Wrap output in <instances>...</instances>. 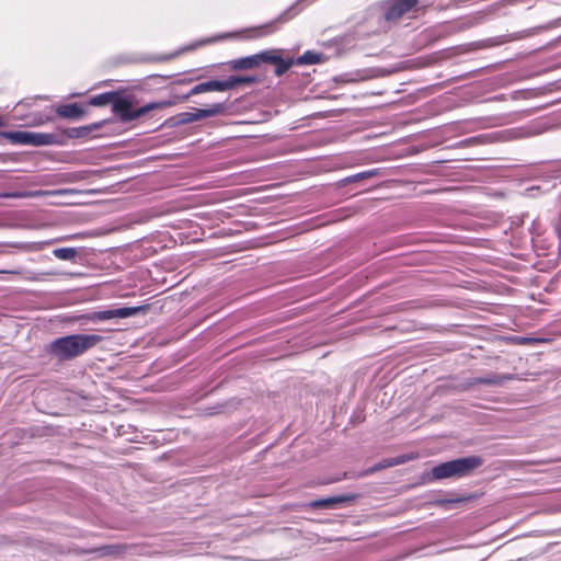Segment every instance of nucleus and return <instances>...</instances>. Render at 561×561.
<instances>
[{
    "label": "nucleus",
    "mask_w": 561,
    "mask_h": 561,
    "mask_svg": "<svg viewBox=\"0 0 561 561\" xmlns=\"http://www.w3.org/2000/svg\"><path fill=\"white\" fill-rule=\"evenodd\" d=\"M170 105L171 102L169 101L150 102L135 110L129 99L115 96L112 105V112L121 119V122L128 123L146 115L150 111L163 108Z\"/></svg>",
    "instance_id": "3"
},
{
    "label": "nucleus",
    "mask_w": 561,
    "mask_h": 561,
    "mask_svg": "<svg viewBox=\"0 0 561 561\" xmlns=\"http://www.w3.org/2000/svg\"><path fill=\"white\" fill-rule=\"evenodd\" d=\"M4 136L12 144L35 145V133L11 131L5 133Z\"/></svg>",
    "instance_id": "12"
},
{
    "label": "nucleus",
    "mask_w": 561,
    "mask_h": 561,
    "mask_svg": "<svg viewBox=\"0 0 561 561\" xmlns=\"http://www.w3.org/2000/svg\"><path fill=\"white\" fill-rule=\"evenodd\" d=\"M96 127H99V124L91 126L72 127L66 130V135L69 138H84Z\"/></svg>",
    "instance_id": "19"
},
{
    "label": "nucleus",
    "mask_w": 561,
    "mask_h": 561,
    "mask_svg": "<svg viewBox=\"0 0 561 561\" xmlns=\"http://www.w3.org/2000/svg\"><path fill=\"white\" fill-rule=\"evenodd\" d=\"M259 66L257 54L238 58L231 61V68L234 70L252 69Z\"/></svg>",
    "instance_id": "15"
},
{
    "label": "nucleus",
    "mask_w": 561,
    "mask_h": 561,
    "mask_svg": "<svg viewBox=\"0 0 561 561\" xmlns=\"http://www.w3.org/2000/svg\"><path fill=\"white\" fill-rule=\"evenodd\" d=\"M213 91H226V85L224 80H209L206 82H202L193 87L190 92L185 95V99L205 93V92H213Z\"/></svg>",
    "instance_id": "9"
},
{
    "label": "nucleus",
    "mask_w": 561,
    "mask_h": 561,
    "mask_svg": "<svg viewBox=\"0 0 561 561\" xmlns=\"http://www.w3.org/2000/svg\"><path fill=\"white\" fill-rule=\"evenodd\" d=\"M19 194H1L0 197H19Z\"/></svg>",
    "instance_id": "28"
},
{
    "label": "nucleus",
    "mask_w": 561,
    "mask_h": 561,
    "mask_svg": "<svg viewBox=\"0 0 561 561\" xmlns=\"http://www.w3.org/2000/svg\"><path fill=\"white\" fill-rule=\"evenodd\" d=\"M414 458H415L414 456H407V455L398 456V457H393V458H388V459H385V460L376 463L369 470V472H375V471H378V470H381V469H386V468H389V467L398 466V465L404 463V462H407L409 460H412Z\"/></svg>",
    "instance_id": "13"
},
{
    "label": "nucleus",
    "mask_w": 561,
    "mask_h": 561,
    "mask_svg": "<svg viewBox=\"0 0 561 561\" xmlns=\"http://www.w3.org/2000/svg\"><path fill=\"white\" fill-rule=\"evenodd\" d=\"M45 274L54 275V274H57V272L51 271V272H46Z\"/></svg>",
    "instance_id": "29"
},
{
    "label": "nucleus",
    "mask_w": 561,
    "mask_h": 561,
    "mask_svg": "<svg viewBox=\"0 0 561 561\" xmlns=\"http://www.w3.org/2000/svg\"><path fill=\"white\" fill-rule=\"evenodd\" d=\"M98 334H72L58 337L50 344V352L59 360H69L80 356L102 341Z\"/></svg>",
    "instance_id": "1"
},
{
    "label": "nucleus",
    "mask_w": 561,
    "mask_h": 561,
    "mask_svg": "<svg viewBox=\"0 0 561 561\" xmlns=\"http://www.w3.org/2000/svg\"><path fill=\"white\" fill-rule=\"evenodd\" d=\"M70 192H71V190H54V191L37 190L36 195H37V197H45V196L64 195V194H68Z\"/></svg>",
    "instance_id": "23"
},
{
    "label": "nucleus",
    "mask_w": 561,
    "mask_h": 561,
    "mask_svg": "<svg viewBox=\"0 0 561 561\" xmlns=\"http://www.w3.org/2000/svg\"><path fill=\"white\" fill-rule=\"evenodd\" d=\"M362 179H363V176H360V173H357V174L353 175L352 178H350L351 181H358Z\"/></svg>",
    "instance_id": "27"
},
{
    "label": "nucleus",
    "mask_w": 561,
    "mask_h": 561,
    "mask_svg": "<svg viewBox=\"0 0 561 561\" xmlns=\"http://www.w3.org/2000/svg\"><path fill=\"white\" fill-rule=\"evenodd\" d=\"M549 129L546 122H531L528 125L503 129L492 135L494 140L511 141L540 135Z\"/></svg>",
    "instance_id": "4"
},
{
    "label": "nucleus",
    "mask_w": 561,
    "mask_h": 561,
    "mask_svg": "<svg viewBox=\"0 0 561 561\" xmlns=\"http://www.w3.org/2000/svg\"><path fill=\"white\" fill-rule=\"evenodd\" d=\"M482 465L479 456H468L442 462L432 469V476L436 480L447 478H462L471 474L473 470Z\"/></svg>",
    "instance_id": "2"
},
{
    "label": "nucleus",
    "mask_w": 561,
    "mask_h": 561,
    "mask_svg": "<svg viewBox=\"0 0 561 561\" xmlns=\"http://www.w3.org/2000/svg\"><path fill=\"white\" fill-rule=\"evenodd\" d=\"M139 307H123L108 309L103 311H96L91 317L92 320H110V319H124L131 316H135L139 311Z\"/></svg>",
    "instance_id": "7"
},
{
    "label": "nucleus",
    "mask_w": 561,
    "mask_h": 561,
    "mask_svg": "<svg viewBox=\"0 0 561 561\" xmlns=\"http://www.w3.org/2000/svg\"><path fill=\"white\" fill-rule=\"evenodd\" d=\"M115 96H116V93H114V92H104V93L92 96L89 101V104L92 106H104L110 103L113 104Z\"/></svg>",
    "instance_id": "17"
},
{
    "label": "nucleus",
    "mask_w": 561,
    "mask_h": 561,
    "mask_svg": "<svg viewBox=\"0 0 561 561\" xmlns=\"http://www.w3.org/2000/svg\"><path fill=\"white\" fill-rule=\"evenodd\" d=\"M513 379L512 375L503 374V375H488L486 377H481L476 379V383L478 385H491V386H502L506 381Z\"/></svg>",
    "instance_id": "14"
},
{
    "label": "nucleus",
    "mask_w": 561,
    "mask_h": 561,
    "mask_svg": "<svg viewBox=\"0 0 561 561\" xmlns=\"http://www.w3.org/2000/svg\"><path fill=\"white\" fill-rule=\"evenodd\" d=\"M274 66H275V75L277 77L283 76L294 65H296L295 58H283L280 57Z\"/></svg>",
    "instance_id": "21"
},
{
    "label": "nucleus",
    "mask_w": 561,
    "mask_h": 561,
    "mask_svg": "<svg viewBox=\"0 0 561 561\" xmlns=\"http://www.w3.org/2000/svg\"><path fill=\"white\" fill-rule=\"evenodd\" d=\"M295 61L296 65H316L321 61V54L307 50L298 58H295Z\"/></svg>",
    "instance_id": "18"
},
{
    "label": "nucleus",
    "mask_w": 561,
    "mask_h": 561,
    "mask_svg": "<svg viewBox=\"0 0 561 561\" xmlns=\"http://www.w3.org/2000/svg\"><path fill=\"white\" fill-rule=\"evenodd\" d=\"M356 499H357L356 494L335 495V496H330V497L312 501L310 503V506L313 508H333V507L337 506L339 504L353 502Z\"/></svg>",
    "instance_id": "8"
},
{
    "label": "nucleus",
    "mask_w": 561,
    "mask_h": 561,
    "mask_svg": "<svg viewBox=\"0 0 561 561\" xmlns=\"http://www.w3.org/2000/svg\"><path fill=\"white\" fill-rule=\"evenodd\" d=\"M282 56L278 50H265L257 54L259 65L261 62H268L275 65Z\"/></svg>",
    "instance_id": "22"
},
{
    "label": "nucleus",
    "mask_w": 561,
    "mask_h": 561,
    "mask_svg": "<svg viewBox=\"0 0 561 561\" xmlns=\"http://www.w3.org/2000/svg\"><path fill=\"white\" fill-rule=\"evenodd\" d=\"M290 19V16H288V12H284L283 14H280L277 19H275L274 21L270 22V23H266L264 25H261L260 27L256 28L257 31V35L259 36H266V35H270L274 32H276L279 27L280 24L285 23L286 21H288Z\"/></svg>",
    "instance_id": "10"
},
{
    "label": "nucleus",
    "mask_w": 561,
    "mask_h": 561,
    "mask_svg": "<svg viewBox=\"0 0 561 561\" xmlns=\"http://www.w3.org/2000/svg\"><path fill=\"white\" fill-rule=\"evenodd\" d=\"M225 111V106L221 103H216L209 108H195L193 112H183L179 114V122L182 124H188L202 118L211 117L218 115Z\"/></svg>",
    "instance_id": "5"
},
{
    "label": "nucleus",
    "mask_w": 561,
    "mask_h": 561,
    "mask_svg": "<svg viewBox=\"0 0 561 561\" xmlns=\"http://www.w3.org/2000/svg\"><path fill=\"white\" fill-rule=\"evenodd\" d=\"M47 244H49L48 241H37V243H36L37 250H41L44 245H47Z\"/></svg>",
    "instance_id": "26"
},
{
    "label": "nucleus",
    "mask_w": 561,
    "mask_h": 561,
    "mask_svg": "<svg viewBox=\"0 0 561 561\" xmlns=\"http://www.w3.org/2000/svg\"><path fill=\"white\" fill-rule=\"evenodd\" d=\"M375 173H376L375 171H365V172H360V176H363V179H365V178L373 176Z\"/></svg>",
    "instance_id": "25"
},
{
    "label": "nucleus",
    "mask_w": 561,
    "mask_h": 561,
    "mask_svg": "<svg viewBox=\"0 0 561 561\" xmlns=\"http://www.w3.org/2000/svg\"><path fill=\"white\" fill-rule=\"evenodd\" d=\"M59 116L70 119H79L84 115V110L78 104H66L57 108Z\"/></svg>",
    "instance_id": "11"
},
{
    "label": "nucleus",
    "mask_w": 561,
    "mask_h": 561,
    "mask_svg": "<svg viewBox=\"0 0 561 561\" xmlns=\"http://www.w3.org/2000/svg\"><path fill=\"white\" fill-rule=\"evenodd\" d=\"M224 81L226 85V91H228L232 90L233 88L240 84H252L256 82V78L251 76H230L228 79Z\"/></svg>",
    "instance_id": "16"
},
{
    "label": "nucleus",
    "mask_w": 561,
    "mask_h": 561,
    "mask_svg": "<svg viewBox=\"0 0 561 561\" xmlns=\"http://www.w3.org/2000/svg\"><path fill=\"white\" fill-rule=\"evenodd\" d=\"M49 137H50L49 135L37 133V146L49 144L50 142Z\"/></svg>",
    "instance_id": "24"
},
{
    "label": "nucleus",
    "mask_w": 561,
    "mask_h": 561,
    "mask_svg": "<svg viewBox=\"0 0 561 561\" xmlns=\"http://www.w3.org/2000/svg\"><path fill=\"white\" fill-rule=\"evenodd\" d=\"M417 0H391L385 13L387 21H397L416 7Z\"/></svg>",
    "instance_id": "6"
},
{
    "label": "nucleus",
    "mask_w": 561,
    "mask_h": 561,
    "mask_svg": "<svg viewBox=\"0 0 561 561\" xmlns=\"http://www.w3.org/2000/svg\"><path fill=\"white\" fill-rule=\"evenodd\" d=\"M54 256L62 261H75L78 256L76 248H58L53 251Z\"/></svg>",
    "instance_id": "20"
}]
</instances>
